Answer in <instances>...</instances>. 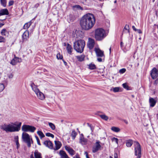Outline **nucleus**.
<instances>
[{
    "label": "nucleus",
    "mask_w": 158,
    "mask_h": 158,
    "mask_svg": "<svg viewBox=\"0 0 158 158\" xmlns=\"http://www.w3.org/2000/svg\"><path fill=\"white\" fill-rule=\"evenodd\" d=\"M35 137L36 139L38 144L39 145H41V144L40 143V141L39 138L37 136H35Z\"/></svg>",
    "instance_id": "obj_47"
},
{
    "label": "nucleus",
    "mask_w": 158,
    "mask_h": 158,
    "mask_svg": "<svg viewBox=\"0 0 158 158\" xmlns=\"http://www.w3.org/2000/svg\"><path fill=\"white\" fill-rule=\"evenodd\" d=\"M124 122L127 124H128V122L127 121V120H124Z\"/></svg>",
    "instance_id": "obj_59"
},
{
    "label": "nucleus",
    "mask_w": 158,
    "mask_h": 158,
    "mask_svg": "<svg viewBox=\"0 0 158 158\" xmlns=\"http://www.w3.org/2000/svg\"><path fill=\"white\" fill-rule=\"evenodd\" d=\"M35 130V127L27 125H23L22 127V130L24 132H34Z\"/></svg>",
    "instance_id": "obj_7"
},
{
    "label": "nucleus",
    "mask_w": 158,
    "mask_h": 158,
    "mask_svg": "<svg viewBox=\"0 0 158 158\" xmlns=\"http://www.w3.org/2000/svg\"><path fill=\"white\" fill-rule=\"evenodd\" d=\"M98 61L99 62H102V59L101 58H97Z\"/></svg>",
    "instance_id": "obj_51"
},
{
    "label": "nucleus",
    "mask_w": 158,
    "mask_h": 158,
    "mask_svg": "<svg viewBox=\"0 0 158 158\" xmlns=\"http://www.w3.org/2000/svg\"><path fill=\"white\" fill-rule=\"evenodd\" d=\"M65 150L68 152L72 156L74 155L75 153V152L70 147L65 146H64Z\"/></svg>",
    "instance_id": "obj_12"
},
{
    "label": "nucleus",
    "mask_w": 158,
    "mask_h": 158,
    "mask_svg": "<svg viewBox=\"0 0 158 158\" xmlns=\"http://www.w3.org/2000/svg\"><path fill=\"white\" fill-rule=\"evenodd\" d=\"M133 144V141L131 140H128L126 141V146L128 147H130Z\"/></svg>",
    "instance_id": "obj_31"
},
{
    "label": "nucleus",
    "mask_w": 158,
    "mask_h": 158,
    "mask_svg": "<svg viewBox=\"0 0 158 158\" xmlns=\"http://www.w3.org/2000/svg\"><path fill=\"white\" fill-rule=\"evenodd\" d=\"M77 135V133L74 130H72L71 136H72V139L73 140H74L75 139Z\"/></svg>",
    "instance_id": "obj_26"
},
{
    "label": "nucleus",
    "mask_w": 158,
    "mask_h": 158,
    "mask_svg": "<svg viewBox=\"0 0 158 158\" xmlns=\"http://www.w3.org/2000/svg\"><path fill=\"white\" fill-rule=\"evenodd\" d=\"M73 7L74 8H76L78 9L81 10H83V8L79 5H75L74 6H73Z\"/></svg>",
    "instance_id": "obj_38"
},
{
    "label": "nucleus",
    "mask_w": 158,
    "mask_h": 158,
    "mask_svg": "<svg viewBox=\"0 0 158 158\" xmlns=\"http://www.w3.org/2000/svg\"><path fill=\"white\" fill-rule=\"evenodd\" d=\"M111 130L113 131L116 132H118L120 131V129L118 127H112L111 128Z\"/></svg>",
    "instance_id": "obj_32"
},
{
    "label": "nucleus",
    "mask_w": 158,
    "mask_h": 158,
    "mask_svg": "<svg viewBox=\"0 0 158 158\" xmlns=\"http://www.w3.org/2000/svg\"><path fill=\"white\" fill-rule=\"evenodd\" d=\"M68 50V52L71 54V52H72V50Z\"/></svg>",
    "instance_id": "obj_57"
},
{
    "label": "nucleus",
    "mask_w": 158,
    "mask_h": 158,
    "mask_svg": "<svg viewBox=\"0 0 158 158\" xmlns=\"http://www.w3.org/2000/svg\"><path fill=\"white\" fill-rule=\"evenodd\" d=\"M55 147L54 148V150H58L60 148L61 146V143L59 141H55Z\"/></svg>",
    "instance_id": "obj_17"
},
{
    "label": "nucleus",
    "mask_w": 158,
    "mask_h": 158,
    "mask_svg": "<svg viewBox=\"0 0 158 158\" xmlns=\"http://www.w3.org/2000/svg\"><path fill=\"white\" fill-rule=\"evenodd\" d=\"M22 124L21 122L19 123L18 124L12 123L11 124H5L1 126L2 129L5 131L6 132H14L19 131L20 129V127Z\"/></svg>",
    "instance_id": "obj_3"
},
{
    "label": "nucleus",
    "mask_w": 158,
    "mask_h": 158,
    "mask_svg": "<svg viewBox=\"0 0 158 158\" xmlns=\"http://www.w3.org/2000/svg\"><path fill=\"white\" fill-rule=\"evenodd\" d=\"M95 22V19L94 15L89 13L81 18L80 21V24L83 29L88 30L93 27Z\"/></svg>",
    "instance_id": "obj_1"
},
{
    "label": "nucleus",
    "mask_w": 158,
    "mask_h": 158,
    "mask_svg": "<svg viewBox=\"0 0 158 158\" xmlns=\"http://www.w3.org/2000/svg\"><path fill=\"white\" fill-rule=\"evenodd\" d=\"M36 94L38 98L41 100H43L45 98V96L44 94L40 91H39Z\"/></svg>",
    "instance_id": "obj_18"
},
{
    "label": "nucleus",
    "mask_w": 158,
    "mask_h": 158,
    "mask_svg": "<svg viewBox=\"0 0 158 158\" xmlns=\"http://www.w3.org/2000/svg\"><path fill=\"white\" fill-rule=\"evenodd\" d=\"M29 32L28 31H26L23 34L22 36L23 40V41H26L29 38Z\"/></svg>",
    "instance_id": "obj_15"
},
{
    "label": "nucleus",
    "mask_w": 158,
    "mask_h": 158,
    "mask_svg": "<svg viewBox=\"0 0 158 158\" xmlns=\"http://www.w3.org/2000/svg\"><path fill=\"white\" fill-rule=\"evenodd\" d=\"M2 5L4 6L5 7L6 6V0H0Z\"/></svg>",
    "instance_id": "obj_40"
},
{
    "label": "nucleus",
    "mask_w": 158,
    "mask_h": 158,
    "mask_svg": "<svg viewBox=\"0 0 158 158\" xmlns=\"http://www.w3.org/2000/svg\"><path fill=\"white\" fill-rule=\"evenodd\" d=\"M73 158H80L79 155L77 153L76 155L73 157Z\"/></svg>",
    "instance_id": "obj_50"
},
{
    "label": "nucleus",
    "mask_w": 158,
    "mask_h": 158,
    "mask_svg": "<svg viewBox=\"0 0 158 158\" xmlns=\"http://www.w3.org/2000/svg\"><path fill=\"white\" fill-rule=\"evenodd\" d=\"M63 46L64 47V49L65 48H66V49H71L72 48L71 46L68 44H66L65 43H64L63 44Z\"/></svg>",
    "instance_id": "obj_28"
},
{
    "label": "nucleus",
    "mask_w": 158,
    "mask_h": 158,
    "mask_svg": "<svg viewBox=\"0 0 158 158\" xmlns=\"http://www.w3.org/2000/svg\"><path fill=\"white\" fill-rule=\"evenodd\" d=\"M81 31L76 30L73 34L76 41L73 43L74 49H84L85 46V42L83 40H80L82 38Z\"/></svg>",
    "instance_id": "obj_2"
},
{
    "label": "nucleus",
    "mask_w": 158,
    "mask_h": 158,
    "mask_svg": "<svg viewBox=\"0 0 158 158\" xmlns=\"http://www.w3.org/2000/svg\"><path fill=\"white\" fill-rule=\"evenodd\" d=\"M62 60L64 63V64L65 65H67V62L65 61L63 59H62Z\"/></svg>",
    "instance_id": "obj_58"
},
{
    "label": "nucleus",
    "mask_w": 158,
    "mask_h": 158,
    "mask_svg": "<svg viewBox=\"0 0 158 158\" xmlns=\"http://www.w3.org/2000/svg\"><path fill=\"white\" fill-rule=\"evenodd\" d=\"M100 142L99 141H97L95 143V145L92 148V152L95 153L98 151L101 150V146L100 144Z\"/></svg>",
    "instance_id": "obj_8"
},
{
    "label": "nucleus",
    "mask_w": 158,
    "mask_h": 158,
    "mask_svg": "<svg viewBox=\"0 0 158 158\" xmlns=\"http://www.w3.org/2000/svg\"><path fill=\"white\" fill-rule=\"evenodd\" d=\"M37 134L40 136V138L41 139L45 136L44 135L43 133L41 131H38L37 132Z\"/></svg>",
    "instance_id": "obj_36"
},
{
    "label": "nucleus",
    "mask_w": 158,
    "mask_h": 158,
    "mask_svg": "<svg viewBox=\"0 0 158 158\" xmlns=\"http://www.w3.org/2000/svg\"><path fill=\"white\" fill-rule=\"evenodd\" d=\"M14 58L12 60L10 63L12 65H15L18 63L22 61V60L20 58L17 57L14 55Z\"/></svg>",
    "instance_id": "obj_10"
},
{
    "label": "nucleus",
    "mask_w": 158,
    "mask_h": 158,
    "mask_svg": "<svg viewBox=\"0 0 158 158\" xmlns=\"http://www.w3.org/2000/svg\"><path fill=\"white\" fill-rule=\"evenodd\" d=\"M96 55L98 57H104V52L102 50H94Z\"/></svg>",
    "instance_id": "obj_16"
},
{
    "label": "nucleus",
    "mask_w": 158,
    "mask_h": 158,
    "mask_svg": "<svg viewBox=\"0 0 158 158\" xmlns=\"http://www.w3.org/2000/svg\"><path fill=\"white\" fill-rule=\"evenodd\" d=\"M151 76L153 79H156L158 77V71L155 68H154L151 70L150 73Z\"/></svg>",
    "instance_id": "obj_9"
},
{
    "label": "nucleus",
    "mask_w": 158,
    "mask_h": 158,
    "mask_svg": "<svg viewBox=\"0 0 158 158\" xmlns=\"http://www.w3.org/2000/svg\"><path fill=\"white\" fill-rule=\"evenodd\" d=\"M22 139L23 141L27 144L28 147L31 146V142L33 143V141L32 138L30 137L28 134L23 132L22 134Z\"/></svg>",
    "instance_id": "obj_5"
},
{
    "label": "nucleus",
    "mask_w": 158,
    "mask_h": 158,
    "mask_svg": "<svg viewBox=\"0 0 158 158\" xmlns=\"http://www.w3.org/2000/svg\"><path fill=\"white\" fill-rule=\"evenodd\" d=\"M13 74L12 73H10L8 75V77L9 78H12L13 77Z\"/></svg>",
    "instance_id": "obj_49"
},
{
    "label": "nucleus",
    "mask_w": 158,
    "mask_h": 158,
    "mask_svg": "<svg viewBox=\"0 0 158 158\" xmlns=\"http://www.w3.org/2000/svg\"><path fill=\"white\" fill-rule=\"evenodd\" d=\"M4 24L2 23H1L0 24V27H1Z\"/></svg>",
    "instance_id": "obj_62"
},
{
    "label": "nucleus",
    "mask_w": 158,
    "mask_h": 158,
    "mask_svg": "<svg viewBox=\"0 0 158 158\" xmlns=\"http://www.w3.org/2000/svg\"><path fill=\"white\" fill-rule=\"evenodd\" d=\"M89 68L91 70H93L96 69L95 65L93 63H91L88 65Z\"/></svg>",
    "instance_id": "obj_30"
},
{
    "label": "nucleus",
    "mask_w": 158,
    "mask_h": 158,
    "mask_svg": "<svg viewBox=\"0 0 158 158\" xmlns=\"http://www.w3.org/2000/svg\"><path fill=\"white\" fill-rule=\"evenodd\" d=\"M44 144L50 149H53V145L52 142L50 140H46L44 142Z\"/></svg>",
    "instance_id": "obj_11"
},
{
    "label": "nucleus",
    "mask_w": 158,
    "mask_h": 158,
    "mask_svg": "<svg viewBox=\"0 0 158 158\" xmlns=\"http://www.w3.org/2000/svg\"><path fill=\"white\" fill-rule=\"evenodd\" d=\"M123 87L127 90H131L130 87H129L126 83H123L122 85Z\"/></svg>",
    "instance_id": "obj_35"
},
{
    "label": "nucleus",
    "mask_w": 158,
    "mask_h": 158,
    "mask_svg": "<svg viewBox=\"0 0 158 158\" xmlns=\"http://www.w3.org/2000/svg\"><path fill=\"white\" fill-rule=\"evenodd\" d=\"M113 142H115L117 144H118V139L116 138L113 137L111 139Z\"/></svg>",
    "instance_id": "obj_46"
},
{
    "label": "nucleus",
    "mask_w": 158,
    "mask_h": 158,
    "mask_svg": "<svg viewBox=\"0 0 158 158\" xmlns=\"http://www.w3.org/2000/svg\"><path fill=\"white\" fill-rule=\"evenodd\" d=\"M94 49L97 50V49H99V48L98 47L97 48H94Z\"/></svg>",
    "instance_id": "obj_61"
},
{
    "label": "nucleus",
    "mask_w": 158,
    "mask_h": 158,
    "mask_svg": "<svg viewBox=\"0 0 158 158\" xmlns=\"http://www.w3.org/2000/svg\"><path fill=\"white\" fill-rule=\"evenodd\" d=\"M156 103V101L153 98L150 97L149 99L150 107H153L155 106Z\"/></svg>",
    "instance_id": "obj_14"
},
{
    "label": "nucleus",
    "mask_w": 158,
    "mask_h": 158,
    "mask_svg": "<svg viewBox=\"0 0 158 158\" xmlns=\"http://www.w3.org/2000/svg\"><path fill=\"white\" fill-rule=\"evenodd\" d=\"M123 44V42H121V43L120 45H121V46H122Z\"/></svg>",
    "instance_id": "obj_63"
},
{
    "label": "nucleus",
    "mask_w": 158,
    "mask_h": 158,
    "mask_svg": "<svg viewBox=\"0 0 158 158\" xmlns=\"http://www.w3.org/2000/svg\"><path fill=\"white\" fill-rule=\"evenodd\" d=\"M87 125L88 127H89L90 128L91 130V131L92 132L94 129V127L93 126H92L91 124H89V123H87Z\"/></svg>",
    "instance_id": "obj_42"
},
{
    "label": "nucleus",
    "mask_w": 158,
    "mask_h": 158,
    "mask_svg": "<svg viewBox=\"0 0 158 158\" xmlns=\"http://www.w3.org/2000/svg\"><path fill=\"white\" fill-rule=\"evenodd\" d=\"M77 52L82 53L84 50H76Z\"/></svg>",
    "instance_id": "obj_54"
},
{
    "label": "nucleus",
    "mask_w": 158,
    "mask_h": 158,
    "mask_svg": "<svg viewBox=\"0 0 158 158\" xmlns=\"http://www.w3.org/2000/svg\"><path fill=\"white\" fill-rule=\"evenodd\" d=\"M14 139L17 148V149H18L20 146V144L19 142V136L17 135L15 136Z\"/></svg>",
    "instance_id": "obj_25"
},
{
    "label": "nucleus",
    "mask_w": 158,
    "mask_h": 158,
    "mask_svg": "<svg viewBox=\"0 0 158 158\" xmlns=\"http://www.w3.org/2000/svg\"><path fill=\"white\" fill-rule=\"evenodd\" d=\"M114 158H118V154L117 153H114Z\"/></svg>",
    "instance_id": "obj_56"
},
{
    "label": "nucleus",
    "mask_w": 158,
    "mask_h": 158,
    "mask_svg": "<svg viewBox=\"0 0 158 158\" xmlns=\"http://www.w3.org/2000/svg\"><path fill=\"white\" fill-rule=\"evenodd\" d=\"M45 135L46 136L48 137H51L52 138L54 137V135L50 133H46L45 134Z\"/></svg>",
    "instance_id": "obj_41"
},
{
    "label": "nucleus",
    "mask_w": 158,
    "mask_h": 158,
    "mask_svg": "<svg viewBox=\"0 0 158 158\" xmlns=\"http://www.w3.org/2000/svg\"><path fill=\"white\" fill-rule=\"evenodd\" d=\"M85 155L86 157V158H89L88 155V152H85Z\"/></svg>",
    "instance_id": "obj_52"
},
{
    "label": "nucleus",
    "mask_w": 158,
    "mask_h": 158,
    "mask_svg": "<svg viewBox=\"0 0 158 158\" xmlns=\"http://www.w3.org/2000/svg\"><path fill=\"white\" fill-rule=\"evenodd\" d=\"M56 58L58 59H63V56L60 53H59L56 55Z\"/></svg>",
    "instance_id": "obj_39"
},
{
    "label": "nucleus",
    "mask_w": 158,
    "mask_h": 158,
    "mask_svg": "<svg viewBox=\"0 0 158 158\" xmlns=\"http://www.w3.org/2000/svg\"><path fill=\"white\" fill-rule=\"evenodd\" d=\"M31 21L29 22L25 23L23 27V28L24 29H27L29 27L31 26Z\"/></svg>",
    "instance_id": "obj_29"
},
{
    "label": "nucleus",
    "mask_w": 158,
    "mask_h": 158,
    "mask_svg": "<svg viewBox=\"0 0 158 158\" xmlns=\"http://www.w3.org/2000/svg\"><path fill=\"white\" fill-rule=\"evenodd\" d=\"M99 116L102 119L106 121L108 119V116H106L105 114L100 115Z\"/></svg>",
    "instance_id": "obj_37"
},
{
    "label": "nucleus",
    "mask_w": 158,
    "mask_h": 158,
    "mask_svg": "<svg viewBox=\"0 0 158 158\" xmlns=\"http://www.w3.org/2000/svg\"><path fill=\"white\" fill-rule=\"evenodd\" d=\"M14 2L13 1H10L9 2V6H12Z\"/></svg>",
    "instance_id": "obj_53"
},
{
    "label": "nucleus",
    "mask_w": 158,
    "mask_h": 158,
    "mask_svg": "<svg viewBox=\"0 0 158 158\" xmlns=\"http://www.w3.org/2000/svg\"><path fill=\"white\" fill-rule=\"evenodd\" d=\"M85 56L84 55L76 56L79 62H82L84 60Z\"/></svg>",
    "instance_id": "obj_23"
},
{
    "label": "nucleus",
    "mask_w": 158,
    "mask_h": 158,
    "mask_svg": "<svg viewBox=\"0 0 158 158\" xmlns=\"http://www.w3.org/2000/svg\"><path fill=\"white\" fill-rule=\"evenodd\" d=\"M132 28H133V29L135 31H136V29L135 28V27L134 26H133L132 27Z\"/></svg>",
    "instance_id": "obj_60"
},
{
    "label": "nucleus",
    "mask_w": 158,
    "mask_h": 158,
    "mask_svg": "<svg viewBox=\"0 0 158 158\" xmlns=\"http://www.w3.org/2000/svg\"><path fill=\"white\" fill-rule=\"evenodd\" d=\"M8 10L6 9H1L0 11V16L4 15H8Z\"/></svg>",
    "instance_id": "obj_20"
},
{
    "label": "nucleus",
    "mask_w": 158,
    "mask_h": 158,
    "mask_svg": "<svg viewBox=\"0 0 158 158\" xmlns=\"http://www.w3.org/2000/svg\"><path fill=\"white\" fill-rule=\"evenodd\" d=\"M4 89V86L3 84H0V92L2 91Z\"/></svg>",
    "instance_id": "obj_44"
},
{
    "label": "nucleus",
    "mask_w": 158,
    "mask_h": 158,
    "mask_svg": "<svg viewBox=\"0 0 158 158\" xmlns=\"http://www.w3.org/2000/svg\"><path fill=\"white\" fill-rule=\"evenodd\" d=\"M48 124L50 127L51 128V129L52 130H54L55 129V126L54 124L51 122H48Z\"/></svg>",
    "instance_id": "obj_34"
},
{
    "label": "nucleus",
    "mask_w": 158,
    "mask_h": 158,
    "mask_svg": "<svg viewBox=\"0 0 158 158\" xmlns=\"http://www.w3.org/2000/svg\"><path fill=\"white\" fill-rule=\"evenodd\" d=\"M87 140L86 139L84 138L83 136L82 137H81L80 139V142L82 145H85L86 144Z\"/></svg>",
    "instance_id": "obj_22"
},
{
    "label": "nucleus",
    "mask_w": 158,
    "mask_h": 158,
    "mask_svg": "<svg viewBox=\"0 0 158 158\" xmlns=\"http://www.w3.org/2000/svg\"><path fill=\"white\" fill-rule=\"evenodd\" d=\"M60 154L61 158H69V157L66 152L63 151H60Z\"/></svg>",
    "instance_id": "obj_21"
},
{
    "label": "nucleus",
    "mask_w": 158,
    "mask_h": 158,
    "mask_svg": "<svg viewBox=\"0 0 158 158\" xmlns=\"http://www.w3.org/2000/svg\"><path fill=\"white\" fill-rule=\"evenodd\" d=\"M124 29H125L128 31L129 30V25H126L124 28Z\"/></svg>",
    "instance_id": "obj_48"
},
{
    "label": "nucleus",
    "mask_w": 158,
    "mask_h": 158,
    "mask_svg": "<svg viewBox=\"0 0 158 158\" xmlns=\"http://www.w3.org/2000/svg\"><path fill=\"white\" fill-rule=\"evenodd\" d=\"M136 30L137 32L139 33H142L140 29H137Z\"/></svg>",
    "instance_id": "obj_55"
},
{
    "label": "nucleus",
    "mask_w": 158,
    "mask_h": 158,
    "mask_svg": "<svg viewBox=\"0 0 158 158\" xmlns=\"http://www.w3.org/2000/svg\"><path fill=\"white\" fill-rule=\"evenodd\" d=\"M121 89L119 87H115L113 88V89H111V90H113V91L115 93L118 92L120 91V90Z\"/></svg>",
    "instance_id": "obj_33"
},
{
    "label": "nucleus",
    "mask_w": 158,
    "mask_h": 158,
    "mask_svg": "<svg viewBox=\"0 0 158 158\" xmlns=\"http://www.w3.org/2000/svg\"><path fill=\"white\" fill-rule=\"evenodd\" d=\"M94 40L89 38V41L87 44V46L88 48L90 49H92L94 45Z\"/></svg>",
    "instance_id": "obj_13"
},
{
    "label": "nucleus",
    "mask_w": 158,
    "mask_h": 158,
    "mask_svg": "<svg viewBox=\"0 0 158 158\" xmlns=\"http://www.w3.org/2000/svg\"><path fill=\"white\" fill-rule=\"evenodd\" d=\"M31 158H34V157L32 155H31Z\"/></svg>",
    "instance_id": "obj_64"
},
{
    "label": "nucleus",
    "mask_w": 158,
    "mask_h": 158,
    "mask_svg": "<svg viewBox=\"0 0 158 158\" xmlns=\"http://www.w3.org/2000/svg\"><path fill=\"white\" fill-rule=\"evenodd\" d=\"M135 154L137 156V158H140L141 156V146L138 142H135Z\"/></svg>",
    "instance_id": "obj_6"
},
{
    "label": "nucleus",
    "mask_w": 158,
    "mask_h": 158,
    "mask_svg": "<svg viewBox=\"0 0 158 158\" xmlns=\"http://www.w3.org/2000/svg\"><path fill=\"white\" fill-rule=\"evenodd\" d=\"M32 89L35 92V94L40 91L39 89L37 88V86L35 85L33 83H32L31 84Z\"/></svg>",
    "instance_id": "obj_19"
},
{
    "label": "nucleus",
    "mask_w": 158,
    "mask_h": 158,
    "mask_svg": "<svg viewBox=\"0 0 158 158\" xmlns=\"http://www.w3.org/2000/svg\"><path fill=\"white\" fill-rule=\"evenodd\" d=\"M126 71V69L125 68H123L120 69L119 70V73L120 74H123Z\"/></svg>",
    "instance_id": "obj_45"
},
{
    "label": "nucleus",
    "mask_w": 158,
    "mask_h": 158,
    "mask_svg": "<svg viewBox=\"0 0 158 158\" xmlns=\"http://www.w3.org/2000/svg\"><path fill=\"white\" fill-rule=\"evenodd\" d=\"M34 156L35 158H42L41 154L37 151H35Z\"/></svg>",
    "instance_id": "obj_27"
},
{
    "label": "nucleus",
    "mask_w": 158,
    "mask_h": 158,
    "mask_svg": "<svg viewBox=\"0 0 158 158\" xmlns=\"http://www.w3.org/2000/svg\"><path fill=\"white\" fill-rule=\"evenodd\" d=\"M106 36V31L103 29L100 28L95 30L94 36L96 40L98 41L101 40Z\"/></svg>",
    "instance_id": "obj_4"
},
{
    "label": "nucleus",
    "mask_w": 158,
    "mask_h": 158,
    "mask_svg": "<svg viewBox=\"0 0 158 158\" xmlns=\"http://www.w3.org/2000/svg\"><path fill=\"white\" fill-rule=\"evenodd\" d=\"M1 34L2 35L7 36L9 34V32L5 29H3L1 31Z\"/></svg>",
    "instance_id": "obj_24"
},
{
    "label": "nucleus",
    "mask_w": 158,
    "mask_h": 158,
    "mask_svg": "<svg viewBox=\"0 0 158 158\" xmlns=\"http://www.w3.org/2000/svg\"><path fill=\"white\" fill-rule=\"evenodd\" d=\"M5 41L6 40L4 37L0 36V43H4Z\"/></svg>",
    "instance_id": "obj_43"
}]
</instances>
